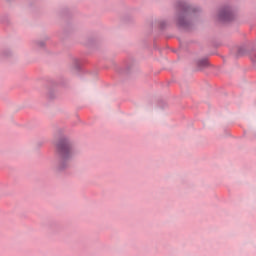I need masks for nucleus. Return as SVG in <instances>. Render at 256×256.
<instances>
[{"instance_id": "7ed1b4c3", "label": "nucleus", "mask_w": 256, "mask_h": 256, "mask_svg": "<svg viewBox=\"0 0 256 256\" xmlns=\"http://www.w3.org/2000/svg\"><path fill=\"white\" fill-rule=\"evenodd\" d=\"M13 57V50L5 48L0 50V61H5V59H11Z\"/></svg>"}, {"instance_id": "9b49d317", "label": "nucleus", "mask_w": 256, "mask_h": 256, "mask_svg": "<svg viewBox=\"0 0 256 256\" xmlns=\"http://www.w3.org/2000/svg\"><path fill=\"white\" fill-rule=\"evenodd\" d=\"M159 43H161V39L158 41L157 47H155V42H153V47H154V49L161 51V50H159Z\"/></svg>"}, {"instance_id": "39448f33", "label": "nucleus", "mask_w": 256, "mask_h": 256, "mask_svg": "<svg viewBox=\"0 0 256 256\" xmlns=\"http://www.w3.org/2000/svg\"><path fill=\"white\" fill-rule=\"evenodd\" d=\"M72 69H74V71H76L77 73L81 71V64L79 63V60L77 58L73 59Z\"/></svg>"}, {"instance_id": "1a4fd4ad", "label": "nucleus", "mask_w": 256, "mask_h": 256, "mask_svg": "<svg viewBox=\"0 0 256 256\" xmlns=\"http://www.w3.org/2000/svg\"><path fill=\"white\" fill-rule=\"evenodd\" d=\"M208 63L209 62L207 60H200V61H198V66L199 67H207Z\"/></svg>"}, {"instance_id": "20e7f679", "label": "nucleus", "mask_w": 256, "mask_h": 256, "mask_svg": "<svg viewBox=\"0 0 256 256\" xmlns=\"http://www.w3.org/2000/svg\"><path fill=\"white\" fill-rule=\"evenodd\" d=\"M133 69H135V63L128 62L126 64L125 68L120 70V73H125L126 75H129V73H131V71H133Z\"/></svg>"}, {"instance_id": "f03ea898", "label": "nucleus", "mask_w": 256, "mask_h": 256, "mask_svg": "<svg viewBox=\"0 0 256 256\" xmlns=\"http://www.w3.org/2000/svg\"><path fill=\"white\" fill-rule=\"evenodd\" d=\"M151 35L154 41V47H157L161 39V19H154L151 23Z\"/></svg>"}, {"instance_id": "0eeeda50", "label": "nucleus", "mask_w": 256, "mask_h": 256, "mask_svg": "<svg viewBox=\"0 0 256 256\" xmlns=\"http://www.w3.org/2000/svg\"><path fill=\"white\" fill-rule=\"evenodd\" d=\"M178 25H180V27H185V18L179 16L178 17Z\"/></svg>"}, {"instance_id": "9d476101", "label": "nucleus", "mask_w": 256, "mask_h": 256, "mask_svg": "<svg viewBox=\"0 0 256 256\" xmlns=\"http://www.w3.org/2000/svg\"><path fill=\"white\" fill-rule=\"evenodd\" d=\"M227 17H229V14L227 12H223L220 14V19H222V21H225Z\"/></svg>"}, {"instance_id": "423d86ee", "label": "nucleus", "mask_w": 256, "mask_h": 256, "mask_svg": "<svg viewBox=\"0 0 256 256\" xmlns=\"http://www.w3.org/2000/svg\"><path fill=\"white\" fill-rule=\"evenodd\" d=\"M35 47L38 49H45V41L43 40H37L34 42Z\"/></svg>"}, {"instance_id": "6e6552de", "label": "nucleus", "mask_w": 256, "mask_h": 256, "mask_svg": "<svg viewBox=\"0 0 256 256\" xmlns=\"http://www.w3.org/2000/svg\"><path fill=\"white\" fill-rule=\"evenodd\" d=\"M48 97L50 99H55V97H57V92L53 91V90H49L48 92Z\"/></svg>"}, {"instance_id": "f257e3e1", "label": "nucleus", "mask_w": 256, "mask_h": 256, "mask_svg": "<svg viewBox=\"0 0 256 256\" xmlns=\"http://www.w3.org/2000/svg\"><path fill=\"white\" fill-rule=\"evenodd\" d=\"M56 160L53 164L54 173H65L71 168V162L77 155L75 141L68 136H62L55 144Z\"/></svg>"}, {"instance_id": "f8f14e48", "label": "nucleus", "mask_w": 256, "mask_h": 256, "mask_svg": "<svg viewBox=\"0 0 256 256\" xmlns=\"http://www.w3.org/2000/svg\"><path fill=\"white\" fill-rule=\"evenodd\" d=\"M253 59V61H256V58H252Z\"/></svg>"}]
</instances>
